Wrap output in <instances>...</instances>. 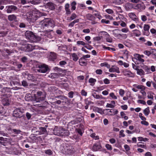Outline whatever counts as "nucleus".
Returning <instances> with one entry per match:
<instances>
[{
    "label": "nucleus",
    "mask_w": 156,
    "mask_h": 156,
    "mask_svg": "<svg viewBox=\"0 0 156 156\" xmlns=\"http://www.w3.org/2000/svg\"><path fill=\"white\" fill-rule=\"evenodd\" d=\"M65 9L66 11V14L67 15H70L71 13V11L69 9V4L67 3L65 4Z\"/></svg>",
    "instance_id": "nucleus-20"
},
{
    "label": "nucleus",
    "mask_w": 156,
    "mask_h": 156,
    "mask_svg": "<svg viewBox=\"0 0 156 156\" xmlns=\"http://www.w3.org/2000/svg\"><path fill=\"white\" fill-rule=\"evenodd\" d=\"M73 60L74 61H76L79 59L77 55L75 53H73L71 55Z\"/></svg>",
    "instance_id": "nucleus-36"
},
{
    "label": "nucleus",
    "mask_w": 156,
    "mask_h": 156,
    "mask_svg": "<svg viewBox=\"0 0 156 156\" xmlns=\"http://www.w3.org/2000/svg\"><path fill=\"white\" fill-rule=\"evenodd\" d=\"M126 73H125L124 72V73H125V75L126 76H127L129 77H134V74L133 73H132L130 71L128 70V71H126Z\"/></svg>",
    "instance_id": "nucleus-30"
},
{
    "label": "nucleus",
    "mask_w": 156,
    "mask_h": 156,
    "mask_svg": "<svg viewBox=\"0 0 156 156\" xmlns=\"http://www.w3.org/2000/svg\"><path fill=\"white\" fill-rule=\"evenodd\" d=\"M22 85L24 87H27L28 86V84L25 80H23L22 82Z\"/></svg>",
    "instance_id": "nucleus-56"
},
{
    "label": "nucleus",
    "mask_w": 156,
    "mask_h": 156,
    "mask_svg": "<svg viewBox=\"0 0 156 156\" xmlns=\"http://www.w3.org/2000/svg\"><path fill=\"white\" fill-rule=\"evenodd\" d=\"M30 41L32 42H36L38 40V37L35 36V35L33 33L32 34L29 39Z\"/></svg>",
    "instance_id": "nucleus-22"
},
{
    "label": "nucleus",
    "mask_w": 156,
    "mask_h": 156,
    "mask_svg": "<svg viewBox=\"0 0 156 156\" xmlns=\"http://www.w3.org/2000/svg\"><path fill=\"white\" fill-rule=\"evenodd\" d=\"M50 58L53 60L56 59L57 58L56 54L54 52L51 53L50 56Z\"/></svg>",
    "instance_id": "nucleus-34"
},
{
    "label": "nucleus",
    "mask_w": 156,
    "mask_h": 156,
    "mask_svg": "<svg viewBox=\"0 0 156 156\" xmlns=\"http://www.w3.org/2000/svg\"><path fill=\"white\" fill-rule=\"evenodd\" d=\"M104 16L107 19H109L110 20L113 19V17L112 16H111L109 15H105Z\"/></svg>",
    "instance_id": "nucleus-58"
},
{
    "label": "nucleus",
    "mask_w": 156,
    "mask_h": 156,
    "mask_svg": "<svg viewBox=\"0 0 156 156\" xmlns=\"http://www.w3.org/2000/svg\"><path fill=\"white\" fill-rule=\"evenodd\" d=\"M41 27L44 28L47 27L48 28H53L55 26V23L50 18L44 19L40 22Z\"/></svg>",
    "instance_id": "nucleus-2"
},
{
    "label": "nucleus",
    "mask_w": 156,
    "mask_h": 156,
    "mask_svg": "<svg viewBox=\"0 0 156 156\" xmlns=\"http://www.w3.org/2000/svg\"><path fill=\"white\" fill-rule=\"evenodd\" d=\"M101 148V146L100 144L98 143L94 144L92 147V150L94 151H96L100 149Z\"/></svg>",
    "instance_id": "nucleus-19"
},
{
    "label": "nucleus",
    "mask_w": 156,
    "mask_h": 156,
    "mask_svg": "<svg viewBox=\"0 0 156 156\" xmlns=\"http://www.w3.org/2000/svg\"><path fill=\"white\" fill-rule=\"evenodd\" d=\"M133 56L134 57V59H135L136 60H138L140 63L142 64L144 62V60L140 56L139 54L135 53L134 54Z\"/></svg>",
    "instance_id": "nucleus-13"
},
{
    "label": "nucleus",
    "mask_w": 156,
    "mask_h": 156,
    "mask_svg": "<svg viewBox=\"0 0 156 156\" xmlns=\"http://www.w3.org/2000/svg\"><path fill=\"white\" fill-rule=\"evenodd\" d=\"M74 93L73 91L69 92L68 94V96L70 98H72L73 97Z\"/></svg>",
    "instance_id": "nucleus-50"
},
{
    "label": "nucleus",
    "mask_w": 156,
    "mask_h": 156,
    "mask_svg": "<svg viewBox=\"0 0 156 156\" xmlns=\"http://www.w3.org/2000/svg\"><path fill=\"white\" fill-rule=\"evenodd\" d=\"M128 15L129 17L133 21L136 22V23L138 21V18L134 13H129Z\"/></svg>",
    "instance_id": "nucleus-14"
},
{
    "label": "nucleus",
    "mask_w": 156,
    "mask_h": 156,
    "mask_svg": "<svg viewBox=\"0 0 156 156\" xmlns=\"http://www.w3.org/2000/svg\"><path fill=\"white\" fill-rule=\"evenodd\" d=\"M102 23H105L106 24H109L110 23V21L108 20H106L105 19H103L101 21Z\"/></svg>",
    "instance_id": "nucleus-43"
},
{
    "label": "nucleus",
    "mask_w": 156,
    "mask_h": 156,
    "mask_svg": "<svg viewBox=\"0 0 156 156\" xmlns=\"http://www.w3.org/2000/svg\"><path fill=\"white\" fill-rule=\"evenodd\" d=\"M62 87L66 90H68L69 89V85L68 84L66 83H63Z\"/></svg>",
    "instance_id": "nucleus-41"
},
{
    "label": "nucleus",
    "mask_w": 156,
    "mask_h": 156,
    "mask_svg": "<svg viewBox=\"0 0 156 156\" xmlns=\"http://www.w3.org/2000/svg\"><path fill=\"white\" fill-rule=\"evenodd\" d=\"M141 19L142 20L143 22H145L147 20V16L144 15H141Z\"/></svg>",
    "instance_id": "nucleus-55"
},
{
    "label": "nucleus",
    "mask_w": 156,
    "mask_h": 156,
    "mask_svg": "<svg viewBox=\"0 0 156 156\" xmlns=\"http://www.w3.org/2000/svg\"><path fill=\"white\" fill-rule=\"evenodd\" d=\"M133 86L136 87L138 89L142 90H144L145 89V87L143 85H137L136 84H135L133 85Z\"/></svg>",
    "instance_id": "nucleus-32"
},
{
    "label": "nucleus",
    "mask_w": 156,
    "mask_h": 156,
    "mask_svg": "<svg viewBox=\"0 0 156 156\" xmlns=\"http://www.w3.org/2000/svg\"><path fill=\"white\" fill-rule=\"evenodd\" d=\"M95 73L97 74L101 75L102 74V71L101 69H98L95 71Z\"/></svg>",
    "instance_id": "nucleus-59"
},
{
    "label": "nucleus",
    "mask_w": 156,
    "mask_h": 156,
    "mask_svg": "<svg viewBox=\"0 0 156 156\" xmlns=\"http://www.w3.org/2000/svg\"><path fill=\"white\" fill-rule=\"evenodd\" d=\"M2 102L3 105L4 106L8 105L9 104V99L8 98H5L2 100Z\"/></svg>",
    "instance_id": "nucleus-25"
},
{
    "label": "nucleus",
    "mask_w": 156,
    "mask_h": 156,
    "mask_svg": "<svg viewBox=\"0 0 156 156\" xmlns=\"http://www.w3.org/2000/svg\"><path fill=\"white\" fill-rule=\"evenodd\" d=\"M67 64L66 62L65 61H60L59 62V65L62 67L64 66V65Z\"/></svg>",
    "instance_id": "nucleus-51"
},
{
    "label": "nucleus",
    "mask_w": 156,
    "mask_h": 156,
    "mask_svg": "<svg viewBox=\"0 0 156 156\" xmlns=\"http://www.w3.org/2000/svg\"><path fill=\"white\" fill-rule=\"evenodd\" d=\"M40 132L41 134H44L46 131V128L45 127H40L39 128Z\"/></svg>",
    "instance_id": "nucleus-40"
},
{
    "label": "nucleus",
    "mask_w": 156,
    "mask_h": 156,
    "mask_svg": "<svg viewBox=\"0 0 156 156\" xmlns=\"http://www.w3.org/2000/svg\"><path fill=\"white\" fill-rule=\"evenodd\" d=\"M109 96L113 99H117V97L115 95L114 93L112 92L110 94Z\"/></svg>",
    "instance_id": "nucleus-47"
},
{
    "label": "nucleus",
    "mask_w": 156,
    "mask_h": 156,
    "mask_svg": "<svg viewBox=\"0 0 156 156\" xmlns=\"http://www.w3.org/2000/svg\"><path fill=\"white\" fill-rule=\"evenodd\" d=\"M92 96L93 97L97 99H99L101 98V95H99L95 93H94L92 94Z\"/></svg>",
    "instance_id": "nucleus-46"
},
{
    "label": "nucleus",
    "mask_w": 156,
    "mask_h": 156,
    "mask_svg": "<svg viewBox=\"0 0 156 156\" xmlns=\"http://www.w3.org/2000/svg\"><path fill=\"white\" fill-rule=\"evenodd\" d=\"M76 1H74L71 3L70 5L71 7V9L73 10H75L76 9Z\"/></svg>",
    "instance_id": "nucleus-33"
},
{
    "label": "nucleus",
    "mask_w": 156,
    "mask_h": 156,
    "mask_svg": "<svg viewBox=\"0 0 156 156\" xmlns=\"http://www.w3.org/2000/svg\"><path fill=\"white\" fill-rule=\"evenodd\" d=\"M77 17V16L76 14L75 13H73L72 14L70 17V19L71 20H74Z\"/></svg>",
    "instance_id": "nucleus-49"
},
{
    "label": "nucleus",
    "mask_w": 156,
    "mask_h": 156,
    "mask_svg": "<svg viewBox=\"0 0 156 156\" xmlns=\"http://www.w3.org/2000/svg\"><path fill=\"white\" fill-rule=\"evenodd\" d=\"M25 99L27 101H36V98L34 97V96H32L30 94H27L26 95Z\"/></svg>",
    "instance_id": "nucleus-12"
},
{
    "label": "nucleus",
    "mask_w": 156,
    "mask_h": 156,
    "mask_svg": "<svg viewBox=\"0 0 156 156\" xmlns=\"http://www.w3.org/2000/svg\"><path fill=\"white\" fill-rule=\"evenodd\" d=\"M104 83L105 84H108L110 83L109 80L107 78H105L103 80Z\"/></svg>",
    "instance_id": "nucleus-64"
},
{
    "label": "nucleus",
    "mask_w": 156,
    "mask_h": 156,
    "mask_svg": "<svg viewBox=\"0 0 156 156\" xmlns=\"http://www.w3.org/2000/svg\"><path fill=\"white\" fill-rule=\"evenodd\" d=\"M55 98L58 99L55 102V104L58 105H64L68 104L69 102V99L66 96L63 95H60L55 97Z\"/></svg>",
    "instance_id": "nucleus-3"
},
{
    "label": "nucleus",
    "mask_w": 156,
    "mask_h": 156,
    "mask_svg": "<svg viewBox=\"0 0 156 156\" xmlns=\"http://www.w3.org/2000/svg\"><path fill=\"white\" fill-rule=\"evenodd\" d=\"M79 62L80 65L81 66H85L87 64L86 59H84L81 58L79 59Z\"/></svg>",
    "instance_id": "nucleus-21"
},
{
    "label": "nucleus",
    "mask_w": 156,
    "mask_h": 156,
    "mask_svg": "<svg viewBox=\"0 0 156 156\" xmlns=\"http://www.w3.org/2000/svg\"><path fill=\"white\" fill-rule=\"evenodd\" d=\"M136 70L137 71V74L140 76L144 75V72L142 69H139L138 68L136 69Z\"/></svg>",
    "instance_id": "nucleus-29"
},
{
    "label": "nucleus",
    "mask_w": 156,
    "mask_h": 156,
    "mask_svg": "<svg viewBox=\"0 0 156 156\" xmlns=\"http://www.w3.org/2000/svg\"><path fill=\"white\" fill-rule=\"evenodd\" d=\"M41 0H28L29 3L33 5H37L40 3Z\"/></svg>",
    "instance_id": "nucleus-28"
},
{
    "label": "nucleus",
    "mask_w": 156,
    "mask_h": 156,
    "mask_svg": "<svg viewBox=\"0 0 156 156\" xmlns=\"http://www.w3.org/2000/svg\"><path fill=\"white\" fill-rule=\"evenodd\" d=\"M21 48L23 51L26 52L31 51L34 49H37L36 46L28 44L23 45Z\"/></svg>",
    "instance_id": "nucleus-6"
},
{
    "label": "nucleus",
    "mask_w": 156,
    "mask_h": 156,
    "mask_svg": "<svg viewBox=\"0 0 156 156\" xmlns=\"http://www.w3.org/2000/svg\"><path fill=\"white\" fill-rule=\"evenodd\" d=\"M105 11L109 14H112L114 13L113 11L111 9H107L105 10Z\"/></svg>",
    "instance_id": "nucleus-44"
},
{
    "label": "nucleus",
    "mask_w": 156,
    "mask_h": 156,
    "mask_svg": "<svg viewBox=\"0 0 156 156\" xmlns=\"http://www.w3.org/2000/svg\"><path fill=\"white\" fill-rule=\"evenodd\" d=\"M30 18L36 21L38 19L42 18L41 13L37 10L33 11L31 14L30 15Z\"/></svg>",
    "instance_id": "nucleus-5"
},
{
    "label": "nucleus",
    "mask_w": 156,
    "mask_h": 156,
    "mask_svg": "<svg viewBox=\"0 0 156 156\" xmlns=\"http://www.w3.org/2000/svg\"><path fill=\"white\" fill-rule=\"evenodd\" d=\"M77 44L79 45H82L83 46L85 45L86 44L84 41H78L77 42Z\"/></svg>",
    "instance_id": "nucleus-61"
},
{
    "label": "nucleus",
    "mask_w": 156,
    "mask_h": 156,
    "mask_svg": "<svg viewBox=\"0 0 156 156\" xmlns=\"http://www.w3.org/2000/svg\"><path fill=\"white\" fill-rule=\"evenodd\" d=\"M60 73H53L51 74V78L52 79H55L56 78L58 77L59 76Z\"/></svg>",
    "instance_id": "nucleus-37"
},
{
    "label": "nucleus",
    "mask_w": 156,
    "mask_h": 156,
    "mask_svg": "<svg viewBox=\"0 0 156 156\" xmlns=\"http://www.w3.org/2000/svg\"><path fill=\"white\" fill-rule=\"evenodd\" d=\"M96 81V80L93 78H90L89 80V82L90 83H94H94Z\"/></svg>",
    "instance_id": "nucleus-52"
},
{
    "label": "nucleus",
    "mask_w": 156,
    "mask_h": 156,
    "mask_svg": "<svg viewBox=\"0 0 156 156\" xmlns=\"http://www.w3.org/2000/svg\"><path fill=\"white\" fill-rule=\"evenodd\" d=\"M8 18V20L10 21H14L15 22H18L16 16L14 14L9 15Z\"/></svg>",
    "instance_id": "nucleus-17"
},
{
    "label": "nucleus",
    "mask_w": 156,
    "mask_h": 156,
    "mask_svg": "<svg viewBox=\"0 0 156 156\" xmlns=\"http://www.w3.org/2000/svg\"><path fill=\"white\" fill-rule=\"evenodd\" d=\"M105 147L107 149V150L111 151L112 150V146L108 144H106L105 145Z\"/></svg>",
    "instance_id": "nucleus-48"
},
{
    "label": "nucleus",
    "mask_w": 156,
    "mask_h": 156,
    "mask_svg": "<svg viewBox=\"0 0 156 156\" xmlns=\"http://www.w3.org/2000/svg\"><path fill=\"white\" fill-rule=\"evenodd\" d=\"M118 31L119 30L117 29H115L113 30V34L116 37L118 34Z\"/></svg>",
    "instance_id": "nucleus-54"
},
{
    "label": "nucleus",
    "mask_w": 156,
    "mask_h": 156,
    "mask_svg": "<svg viewBox=\"0 0 156 156\" xmlns=\"http://www.w3.org/2000/svg\"><path fill=\"white\" fill-rule=\"evenodd\" d=\"M44 153L46 154L49 155H52L53 151L51 149H48L44 151Z\"/></svg>",
    "instance_id": "nucleus-39"
},
{
    "label": "nucleus",
    "mask_w": 156,
    "mask_h": 156,
    "mask_svg": "<svg viewBox=\"0 0 156 156\" xmlns=\"http://www.w3.org/2000/svg\"><path fill=\"white\" fill-rule=\"evenodd\" d=\"M26 115L28 120H29L31 116V115L29 112H27Z\"/></svg>",
    "instance_id": "nucleus-63"
},
{
    "label": "nucleus",
    "mask_w": 156,
    "mask_h": 156,
    "mask_svg": "<svg viewBox=\"0 0 156 156\" xmlns=\"http://www.w3.org/2000/svg\"><path fill=\"white\" fill-rule=\"evenodd\" d=\"M22 114L23 112L20 108H16L13 111V116L16 117L20 118L22 116Z\"/></svg>",
    "instance_id": "nucleus-11"
},
{
    "label": "nucleus",
    "mask_w": 156,
    "mask_h": 156,
    "mask_svg": "<svg viewBox=\"0 0 156 156\" xmlns=\"http://www.w3.org/2000/svg\"><path fill=\"white\" fill-rule=\"evenodd\" d=\"M150 112L149 108V107H148L145 109L143 111L144 114L146 116H147L149 115Z\"/></svg>",
    "instance_id": "nucleus-38"
},
{
    "label": "nucleus",
    "mask_w": 156,
    "mask_h": 156,
    "mask_svg": "<svg viewBox=\"0 0 156 156\" xmlns=\"http://www.w3.org/2000/svg\"><path fill=\"white\" fill-rule=\"evenodd\" d=\"M109 71L110 72H116L118 73H120L119 68L118 67L113 66L112 68L109 69Z\"/></svg>",
    "instance_id": "nucleus-16"
},
{
    "label": "nucleus",
    "mask_w": 156,
    "mask_h": 156,
    "mask_svg": "<svg viewBox=\"0 0 156 156\" xmlns=\"http://www.w3.org/2000/svg\"><path fill=\"white\" fill-rule=\"evenodd\" d=\"M85 102L86 105H89L93 103L91 101L88 100L87 98L85 99Z\"/></svg>",
    "instance_id": "nucleus-45"
},
{
    "label": "nucleus",
    "mask_w": 156,
    "mask_h": 156,
    "mask_svg": "<svg viewBox=\"0 0 156 156\" xmlns=\"http://www.w3.org/2000/svg\"><path fill=\"white\" fill-rule=\"evenodd\" d=\"M75 133H77V134L81 137L83 136V133L84 132V126L83 124L80 123L75 126Z\"/></svg>",
    "instance_id": "nucleus-4"
},
{
    "label": "nucleus",
    "mask_w": 156,
    "mask_h": 156,
    "mask_svg": "<svg viewBox=\"0 0 156 156\" xmlns=\"http://www.w3.org/2000/svg\"><path fill=\"white\" fill-rule=\"evenodd\" d=\"M137 102L138 103L142 104L144 105H146V102L143 100H139L137 101Z\"/></svg>",
    "instance_id": "nucleus-60"
},
{
    "label": "nucleus",
    "mask_w": 156,
    "mask_h": 156,
    "mask_svg": "<svg viewBox=\"0 0 156 156\" xmlns=\"http://www.w3.org/2000/svg\"><path fill=\"white\" fill-rule=\"evenodd\" d=\"M81 120V119L80 118H76L74 120L71 121L69 123H71L72 125L76 124L80 122Z\"/></svg>",
    "instance_id": "nucleus-23"
},
{
    "label": "nucleus",
    "mask_w": 156,
    "mask_h": 156,
    "mask_svg": "<svg viewBox=\"0 0 156 156\" xmlns=\"http://www.w3.org/2000/svg\"><path fill=\"white\" fill-rule=\"evenodd\" d=\"M6 8L7 9L6 12L8 13L14 12L17 9V8L14 5L6 6Z\"/></svg>",
    "instance_id": "nucleus-10"
},
{
    "label": "nucleus",
    "mask_w": 156,
    "mask_h": 156,
    "mask_svg": "<svg viewBox=\"0 0 156 156\" xmlns=\"http://www.w3.org/2000/svg\"><path fill=\"white\" fill-rule=\"evenodd\" d=\"M81 94L82 96H85L87 95V93L84 90H82L81 91Z\"/></svg>",
    "instance_id": "nucleus-62"
},
{
    "label": "nucleus",
    "mask_w": 156,
    "mask_h": 156,
    "mask_svg": "<svg viewBox=\"0 0 156 156\" xmlns=\"http://www.w3.org/2000/svg\"><path fill=\"white\" fill-rule=\"evenodd\" d=\"M55 135L61 136H69V133L66 129L62 127L55 126L53 129Z\"/></svg>",
    "instance_id": "nucleus-1"
},
{
    "label": "nucleus",
    "mask_w": 156,
    "mask_h": 156,
    "mask_svg": "<svg viewBox=\"0 0 156 156\" xmlns=\"http://www.w3.org/2000/svg\"><path fill=\"white\" fill-rule=\"evenodd\" d=\"M2 91L4 92L5 95L8 94L9 96L11 95L10 93H11V92L10 88L7 87H4L3 88Z\"/></svg>",
    "instance_id": "nucleus-18"
},
{
    "label": "nucleus",
    "mask_w": 156,
    "mask_h": 156,
    "mask_svg": "<svg viewBox=\"0 0 156 156\" xmlns=\"http://www.w3.org/2000/svg\"><path fill=\"white\" fill-rule=\"evenodd\" d=\"M43 93L41 91H38L36 94H34V97L36 98V102H40L42 101L44 99L43 97H41Z\"/></svg>",
    "instance_id": "nucleus-7"
},
{
    "label": "nucleus",
    "mask_w": 156,
    "mask_h": 156,
    "mask_svg": "<svg viewBox=\"0 0 156 156\" xmlns=\"http://www.w3.org/2000/svg\"><path fill=\"white\" fill-rule=\"evenodd\" d=\"M146 8V6L143 2L140 4H137L134 6V8L140 12H142Z\"/></svg>",
    "instance_id": "nucleus-9"
},
{
    "label": "nucleus",
    "mask_w": 156,
    "mask_h": 156,
    "mask_svg": "<svg viewBox=\"0 0 156 156\" xmlns=\"http://www.w3.org/2000/svg\"><path fill=\"white\" fill-rule=\"evenodd\" d=\"M38 68L39 69H37L38 72L41 73H45L47 71L48 69V66L45 64H42L39 65Z\"/></svg>",
    "instance_id": "nucleus-8"
},
{
    "label": "nucleus",
    "mask_w": 156,
    "mask_h": 156,
    "mask_svg": "<svg viewBox=\"0 0 156 156\" xmlns=\"http://www.w3.org/2000/svg\"><path fill=\"white\" fill-rule=\"evenodd\" d=\"M54 69L57 72H63V70L62 69L59 68L58 67H54Z\"/></svg>",
    "instance_id": "nucleus-42"
},
{
    "label": "nucleus",
    "mask_w": 156,
    "mask_h": 156,
    "mask_svg": "<svg viewBox=\"0 0 156 156\" xmlns=\"http://www.w3.org/2000/svg\"><path fill=\"white\" fill-rule=\"evenodd\" d=\"M108 110H109V112L111 113V114L110 115H115L118 114L119 112V111L117 109H108Z\"/></svg>",
    "instance_id": "nucleus-27"
},
{
    "label": "nucleus",
    "mask_w": 156,
    "mask_h": 156,
    "mask_svg": "<svg viewBox=\"0 0 156 156\" xmlns=\"http://www.w3.org/2000/svg\"><path fill=\"white\" fill-rule=\"evenodd\" d=\"M93 110L94 112H97L98 113L102 114L103 112L101 108L98 107H95L93 108Z\"/></svg>",
    "instance_id": "nucleus-26"
},
{
    "label": "nucleus",
    "mask_w": 156,
    "mask_h": 156,
    "mask_svg": "<svg viewBox=\"0 0 156 156\" xmlns=\"http://www.w3.org/2000/svg\"><path fill=\"white\" fill-rule=\"evenodd\" d=\"M124 93L125 91L123 90L122 89H120L119 90V94L121 96L123 97L124 95Z\"/></svg>",
    "instance_id": "nucleus-57"
},
{
    "label": "nucleus",
    "mask_w": 156,
    "mask_h": 156,
    "mask_svg": "<svg viewBox=\"0 0 156 156\" xmlns=\"http://www.w3.org/2000/svg\"><path fill=\"white\" fill-rule=\"evenodd\" d=\"M150 28V26L148 24H145L144 26V30L145 31L144 33V34L146 36L149 35L150 33L149 31Z\"/></svg>",
    "instance_id": "nucleus-15"
},
{
    "label": "nucleus",
    "mask_w": 156,
    "mask_h": 156,
    "mask_svg": "<svg viewBox=\"0 0 156 156\" xmlns=\"http://www.w3.org/2000/svg\"><path fill=\"white\" fill-rule=\"evenodd\" d=\"M133 34L134 36L136 37H139L140 35V32L138 30H133Z\"/></svg>",
    "instance_id": "nucleus-31"
},
{
    "label": "nucleus",
    "mask_w": 156,
    "mask_h": 156,
    "mask_svg": "<svg viewBox=\"0 0 156 156\" xmlns=\"http://www.w3.org/2000/svg\"><path fill=\"white\" fill-rule=\"evenodd\" d=\"M19 153V151L16 148L13 149L12 154L15 155H18Z\"/></svg>",
    "instance_id": "nucleus-53"
},
{
    "label": "nucleus",
    "mask_w": 156,
    "mask_h": 156,
    "mask_svg": "<svg viewBox=\"0 0 156 156\" xmlns=\"http://www.w3.org/2000/svg\"><path fill=\"white\" fill-rule=\"evenodd\" d=\"M33 33L31 31H27L25 33V35L26 37L29 40L30 38V37L31 36L32 34H33Z\"/></svg>",
    "instance_id": "nucleus-35"
},
{
    "label": "nucleus",
    "mask_w": 156,
    "mask_h": 156,
    "mask_svg": "<svg viewBox=\"0 0 156 156\" xmlns=\"http://www.w3.org/2000/svg\"><path fill=\"white\" fill-rule=\"evenodd\" d=\"M86 18L88 20L93 21L95 19V17L92 14L88 13L86 15Z\"/></svg>",
    "instance_id": "nucleus-24"
}]
</instances>
